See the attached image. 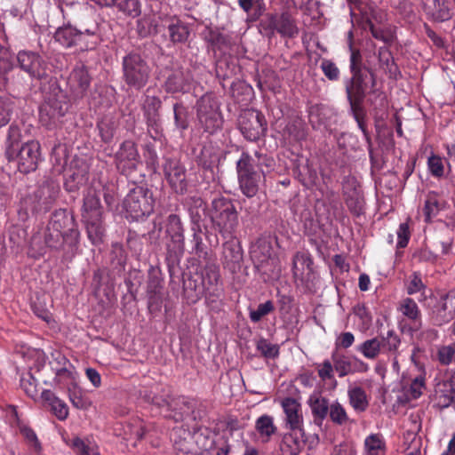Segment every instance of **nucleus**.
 <instances>
[{
  "label": "nucleus",
  "mask_w": 455,
  "mask_h": 455,
  "mask_svg": "<svg viewBox=\"0 0 455 455\" xmlns=\"http://www.w3.org/2000/svg\"><path fill=\"white\" fill-rule=\"evenodd\" d=\"M44 243L51 250L62 251L65 260H71L78 251L80 231L74 216L66 209L56 210L44 233Z\"/></svg>",
  "instance_id": "f257e3e1"
},
{
  "label": "nucleus",
  "mask_w": 455,
  "mask_h": 455,
  "mask_svg": "<svg viewBox=\"0 0 455 455\" xmlns=\"http://www.w3.org/2000/svg\"><path fill=\"white\" fill-rule=\"evenodd\" d=\"M71 104L68 94L55 82L51 92L40 108V122L47 129H52L61 123Z\"/></svg>",
  "instance_id": "f03ea898"
},
{
  "label": "nucleus",
  "mask_w": 455,
  "mask_h": 455,
  "mask_svg": "<svg viewBox=\"0 0 455 455\" xmlns=\"http://www.w3.org/2000/svg\"><path fill=\"white\" fill-rule=\"evenodd\" d=\"M123 80L132 89L140 91L148 83L151 67L145 56L137 51H131L122 60Z\"/></svg>",
  "instance_id": "7ed1b4c3"
},
{
  "label": "nucleus",
  "mask_w": 455,
  "mask_h": 455,
  "mask_svg": "<svg viewBox=\"0 0 455 455\" xmlns=\"http://www.w3.org/2000/svg\"><path fill=\"white\" fill-rule=\"evenodd\" d=\"M209 217L222 236H232L238 226V212L234 202L223 196L212 199Z\"/></svg>",
  "instance_id": "20e7f679"
},
{
  "label": "nucleus",
  "mask_w": 455,
  "mask_h": 455,
  "mask_svg": "<svg viewBox=\"0 0 455 455\" xmlns=\"http://www.w3.org/2000/svg\"><path fill=\"white\" fill-rule=\"evenodd\" d=\"M156 204V197L151 188L147 186H134L124 197L123 206L133 220L149 216Z\"/></svg>",
  "instance_id": "39448f33"
},
{
  "label": "nucleus",
  "mask_w": 455,
  "mask_h": 455,
  "mask_svg": "<svg viewBox=\"0 0 455 455\" xmlns=\"http://www.w3.org/2000/svg\"><path fill=\"white\" fill-rule=\"evenodd\" d=\"M236 173L242 193L249 198L255 196L264 177L262 172L256 169L255 158L248 152H243L236 162Z\"/></svg>",
  "instance_id": "423d86ee"
},
{
  "label": "nucleus",
  "mask_w": 455,
  "mask_h": 455,
  "mask_svg": "<svg viewBox=\"0 0 455 455\" xmlns=\"http://www.w3.org/2000/svg\"><path fill=\"white\" fill-rule=\"evenodd\" d=\"M196 117L199 125L204 132L211 134L220 130L223 117L218 98L211 93L203 95L196 102Z\"/></svg>",
  "instance_id": "0eeeda50"
},
{
  "label": "nucleus",
  "mask_w": 455,
  "mask_h": 455,
  "mask_svg": "<svg viewBox=\"0 0 455 455\" xmlns=\"http://www.w3.org/2000/svg\"><path fill=\"white\" fill-rule=\"evenodd\" d=\"M314 261L307 251H298L292 259V272L295 283L305 293H315L318 289V277L314 271Z\"/></svg>",
  "instance_id": "6e6552de"
},
{
  "label": "nucleus",
  "mask_w": 455,
  "mask_h": 455,
  "mask_svg": "<svg viewBox=\"0 0 455 455\" xmlns=\"http://www.w3.org/2000/svg\"><path fill=\"white\" fill-rule=\"evenodd\" d=\"M259 29L268 39H272L275 33L287 38H294L299 35L296 21L288 12L265 14L259 21Z\"/></svg>",
  "instance_id": "1a4fd4ad"
},
{
  "label": "nucleus",
  "mask_w": 455,
  "mask_h": 455,
  "mask_svg": "<svg viewBox=\"0 0 455 455\" xmlns=\"http://www.w3.org/2000/svg\"><path fill=\"white\" fill-rule=\"evenodd\" d=\"M250 257L254 267L261 275L271 276L275 269H280L278 260L273 254L271 241L267 237H259L251 243Z\"/></svg>",
  "instance_id": "9d476101"
},
{
  "label": "nucleus",
  "mask_w": 455,
  "mask_h": 455,
  "mask_svg": "<svg viewBox=\"0 0 455 455\" xmlns=\"http://www.w3.org/2000/svg\"><path fill=\"white\" fill-rule=\"evenodd\" d=\"M237 125L243 136L250 141H257L267 130L265 116L253 108L241 111L237 118Z\"/></svg>",
  "instance_id": "9b49d317"
},
{
  "label": "nucleus",
  "mask_w": 455,
  "mask_h": 455,
  "mask_svg": "<svg viewBox=\"0 0 455 455\" xmlns=\"http://www.w3.org/2000/svg\"><path fill=\"white\" fill-rule=\"evenodd\" d=\"M17 62L19 68L33 80H45L49 76L48 63L36 52L20 51L17 54Z\"/></svg>",
  "instance_id": "f8f14e48"
},
{
  "label": "nucleus",
  "mask_w": 455,
  "mask_h": 455,
  "mask_svg": "<svg viewBox=\"0 0 455 455\" xmlns=\"http://www.w3.org/2000/svg\"><path fill=\"white\" fill-rule=\"evenodd\" d=\"M41 156L38 141H28L14 151L13 156H6L8 162L16 161L18 170L22 173H29L37 169Z\"/></svg>",
  "instance_id": "ddd939ff"
},
{
  "label": "nucleus",
  "mask_w": 455,
  "mask_h": 455,
  "mask_svg": "<svg viewBox=\"0 0 455 455\" xmlns=\"http://www.w3.org/2000/svg\"><path fill=\"white\" fill-rule=\"evenodd\" d=\"M115 163L121 174L132 177L138 166L141 164L135 142L132 140L124 141L116 153Z\"/></svg>",
  "instance_id": "4468645a"
},
{
  "label": "nucleus",
  "mask_w": 455,
  "mask_h": 455,
  "mask_svg": "<svg viewBox=\"0 0 455 455\" xmlns=\"http://www.w3.org/2000/svg\"><path fill=\"white\" fill-rule=\"evenodd\" d=\"M163 172L169 186L176 194L184 195L188 192L187 170L179 159L165 158Z\"/></svg>",
  "instance_id": "2eb2a0df"
},
{
  "label": "nucleus",
  "mask_w": 455,
  "mask_h": 455,
  "mask_svg": "<svg viewBox=\"0 0 455 455\" xmlns=\"http://www.w3.org/2000/svg\"><path fill=\"white\" fill-rule=\"evenodd\" d=\"M162 100L157 96L146 95L142 103V111L146 119L148 132L154 140L161 136V115Z\"/></svg>",
  "instance_id": "dca6fc26"
},
{
  "label": "nucleus",
  "mask_w": 455,
  "mask_h": 455,
  "mask_svg": "<svg viewBox=\"0 0 455 455\" xmlns=\"http://www.w3.org/2000/svg\"><path fill=\"white\" fill-rule=\"evenodd\" d=\"M349 70L352 77L361 81L368 82V84L371 85V88H374L376 86V70L370 58H367L365 61L363 60L361 51H354L350 56Z\"/></svg>",
  "instance_id": "f3484780"
},
{
  "label": "nucleus",
  "mask_w": 455,
  "mask_h": 455,
  "mask_svg": "<svg viewBox=\"0 0 455 455\" xmlns=\"http://www.w3.org/2000/svg\"><path fill=\"white\" fill-rule=\"evenodd\" d=\"M342 194L349 212L359 217L363 212L364 198L355 177L346 176L343 179Z\"/></svg>",
  "instance_id": "a211bd4d"
},
{
  "label": "nucleus",
  "mask_w": 455,
  "mask_h": 455,
  "mask_svg": "<svg viewBox=\"0 0 455 455\" xmlns=\"http://www.w3.org/2000/svg\"><path fill=\"white\" fill-rule=\"evenodd\" d=\"M163 277L161 268L150 266L148 271L147 298L150 311L159 310L163 302Z\"/></svg>",
  "instance_id": "6ab92c4d"
},
{
  "label": "nucleus",
  "mask_w": 455,
  "mask_h": 455,
  "mask_svg": "<svg viewBox=\"0 0 455 455\" xmlns=\"http://www.w3.org/2000/svg\"><path fill=\"white\" fill-rule=\"evenodd\" d=\"M89 166L86 162L80 158L72 160L70 166L66 170L64 187L67 191H76L88 179Z\"/></svg>",
  "instance_id": "aec40b11"
},
{
  "label": "nucleus",
  "mask_w": 455,
  "mask_h": 455,
  "mask_svg": "<svg viewBox=\"0 0 455 455\" xmlns=\"http://www.w3.org/2000/svg\"><path fill=\"white\" fill-rule=\"evenodd\" d=\"M455 317V289L447 292L434 306L431 319L435 325L442 326Z\"/></svg>",
  "instance_id": "412c9836"
},
{
  "label": "nucleus",
  "mask_w": 455,
  "mask_h": 455,
  "mask_svg": "<svg viewBox=\"0 0 455 455\" xmlns=\"http://www.w3.org/2000/svg\"><path fill=\"white\" fill-rule=\"evenodd\" d=\"M192 76L188 70L175 68L168 72L164 88L168 93H186L191 88Z\"/></svg>",
  "instance_id": "4be33fe9"
},
{
  "label": "nucleus",
  "mask_w": 455,
  "mask_h": 455,
  "mask_svg": "<svg viewBox=\"0 0 455 455\" xmlns=\"http://www.w3.org/2000/svg\"><path fill=\"white\" fill-rule=\"evenodd\" d=\"M183 205L188 211L192 228H201L204 225L210 213L206 202L198 196H187L183 200Z\"/></svg>",
  "instance_id": "5701e85b"
},
{
  "label": "nucleus",
  "mask_w": 455,
  "mask_h": 455,
  "mask_svg": "<svg viewBox=\"0 0 455 455\" xmlns=\"http://www.w3.org/2000/svg\"><path fill=\"white\" fill-rule=\"evenodd\" d=\"M231 239L222 245V264L232 273L241 268L243 259V251L240 242L230 236Z\"/></svg>",
  "instance_id": "b1692460"
},
{
  "label": "nucleus",
  "mask_w": 455,
  "mask_h": 455,
  "mask_svg": "<svg viewBox=\"0 0 455 455\" xmlns=\"http://www.w3.org/2000/svg\"><path fill=\"white\" fill-rule=\"evenodd\" d=\"M183 291L187 299L192 303H196L202 296L208 295L204 277L197 269L195 272L184 274Z\"/></svg>",
  "instance_id": "393cba45"
},
{
  "label": "nucleus",
  "mask_w": 455,
  "mask_h": 455,
  "mask_svg": "<svg viewBox=\"0 0 455 455\" xmlns=\"http://www.w3.org/2000/svg\"><path fill=\"white\" fill-rule=\"evenodd\" d=\"M204 261V266H198L196 269H197L204 277V283L206 286L208 295L219 297L221 293L220 267L211 259Z\"/></svg>",
  "instance_id": "a878e982"
},
{
  "label": "nucleus",
  "mask_w": 455,
  "mask_h": 455,
  "mask_svg": "<svg viewBox=\"0 0 455 455\" xmlns=\"http://www.w3.org/2000/svg\"><path fill=\"white\" fill-rule=\"evenodd\" d=\"M194 409L193 402L181 395H172L167 402L164 411L165 418L173 419L176 422L182 421L186 415H188Z\"/></svg>",
  "instance_id": "bb28decb"
},
{
  "label": "nucleus",
  "mask_w": 455,
  "mask_h": 455,
  "mask_svg": "<svg viewBox=\"0 0 455 455\" xmlns=\"http://www.w3.org/2000/svg\"><path fill=\"white\" fill-rule=\"evenodd\" d=\"M91 76L88 68L80 64L76 66L68 77V85L73 95L76 98H82L91 84Z\"/></svg>",
  "instance_id": "cd10ccee"
},
{
  "label": "nucleus",
  "mask_w": 455,
  "mask_h": 455,
  "mask_svg": "<svg viewBox=\"0 0 455 455\" xmlns=\"http://www.w3.org/2000/svg\"><path fill=\"white\" fill-rule=\"evenodd\" d=\"M306 443L305 433L302 427H290V432L284 434L280 443L283 455H299Z\"/></svg>",
  "instance_id": "c85d7f7f"
},
{
  "label": "nucleus",
  "mask_w": 455,
  "mask_h": 455,
  "mask_svg": "<svg viewBox=\"0 0 455 455\" xmlns=\"http://www.w3.org/2000/svg\"><path fill=\"white\" fill-rule=\"evenodd\" d=\"M294 177L307 188H312L318 182V174L309 159H299L292 170Z\"/></svg>",
  "instance_id": "c756f323"
},
{
  "label": "nucleus",
  "mask_w": 455,
  "mask_h": 455,
  "mask_svg": "<svg viewBox=\"0 0 455 455\" xmlns=\"http://www.w3.org/2000/svg\"><path fill=\"white\" fill-rule=\"evenodd\" d=\"M167 235L170 242L166 244L165 260L168 269H175L184 253V233Z\"/></svg>",
  "instance_id": "7c9ffc66"
},
{
  "label": "nucleus",
  "mask_w": 455,
  "mask_h": 455,
  "mask_svg": "<svg viewBox=\"0 0 455 455\" xmlns=\"http://www.w3.org/2000/svg\"><path fill=\"white\" fill-rule=\"evenodd\" d=\"M331 361L334 365V370L338 372L339 377L340 378L357 371L367 370V366L363 362L355 358V362L353 363L349 357L338 352L332 354Z\"/></svg>",
  "instance_id": "2f4dec72"
},
{
  "label": "nucleus",
  "mask_w": 455,
  "mask_h": 455,
  "mask_svg": "<svg viewBox=\"0 0 455 455\" xmlns=\"http://www.w3.org/2000/svg\"><path fill=\"white\" fill-rule=\"evenodd\" d=\"M103 218L100 194L92 188L87 189L82 206V219Z\"/></svg>",
  "instance_id": "473e14b6"
},
{
  "label": "nucleus",
  "mask_w": 455,
  "mask_h": 455,
  "mask_svg": "<svg viewBox=\"0 0 455 455\" xmlns=\"http://www.w3.org/2000/svg\"><path fill=\"white\" fill-rule=\"evenodd\" d=\"M425 13L435 21L443 22L451 18L446 0H422Z\"/></svg>",
  "instance_id": "72a5a7b5"
},
{
  "label": "nucleus",
  "mask_w": 455,
  "mask_h": 455,
  "mask_svg": "<svg viewBox=\"0 0 455 455\" xmlns=\"http://www.w3.org/2000/svg\"><path fill=\"white\" fill-rule=\"evenodd\" d=\"M368 88V82L361 81L352 76L347 80L345 90L348 104H363Z\"/></svg>",
  "instance_id": "f704fd0d"
},
{
  "label": "nucleus",
  "mask_w": 455,
  "mask_h": 455,
  "mask_svg": "<svg viewBox=\"0 0 455 455\" xmlns=\"http://www.w3.org/2000/svg\"><path fill=\"white\" fill-rule=\"evenodd\" d=\"M59 195V187L53 182H44L35 193L39 210L47 212Z\"/></svg>",
  "instance_id": "c9c22d12"
},
{
  "label": "nucleus",
  "mask_w": 455,
  "mask_h": 455,
  "mask_svg": "<svg viewBox=\"0 0 455 455\" xmlns=\"http://www.w3.org/2000/svg\"><path fill=\"white\" fill-rule=\"evenodd\" d=\"M82 222L92 244H101L104 242L106 233L103 218L82 219Z\"/></svg>",
  "instance_id": "e433bc0d"
},
{
  "label": "nucleus",
  "mask_w": 455,
  "mask_h": 455,
  "mask_svg": "<svg viewBox=\"0 0 455 455\" xmlns=\"http://www.w3.org/2000/svg\"><path fill=\"white\" fill-rule=\"evenodd\" d=\"M174 449L182 454H194L196 451L194 449L193 434L188 429L178 428L172 433Z\"/></svg>",
  "instance_id": "4c0bfd02"
},
{
  "label": "nucleus",
  "mask_w": 455,
  "mask_h": 455,
  "mask_svg": "<svg viewBox=\"0 0 455 455\" xmlns=\"http://www.w3.org/2000/svg\"><path fill=\"white\" fill-rule=\"evenodd\" d=\"M399 310L401 313L406 316L409 320L412 322L411 325L409 328L411 334L418 331L421 326L422 322L420 319V311L417 303L411 298H405L400 302Z\"/></svg>",
  "instance_id": "58836bf2"
},
{
  "label": "nucleus",
  "mask_w": 455,
  "mask_h": 455,
  "mask_svg": "<svg viewBox=\"0 0 455 455\" xmlns=\"http://www.w3.org/2000/svg\"><path fill=\"white\" fill-rule=\"evenodd\" d=\"M282 407L286 415V423L289 427H301L302 415L299 413L300 404L291 397L282 401Z\"/></svg>",
  "instance_id": "ea45409f"
},
{
  "label": "nucleus",
  "mask_w": 455,
  "mask_h": 455,
  "mask_svg": "<svg viewBox=\"0 0 455 455\" xmlns=\"http://www.w3.org/2000/svg\"><path fill=\"white\" fill-rule=\"evenodd\" d=\"M308 404L314 416V422L321 427L329 413L330 405L328 400L319 395H312L309 397Z\"/></svg>",
  "instance_id": "a19ab883"
},
{
  "label": "nucleus",
  "mask_w": 455,
  "mask_h": 455,
  "mask_svg": "<svg viewBox=\"0 0 455 455\" xmlns=\"http://www.w3.org/2000/svg\"><path fill=\"white\" fill-rule=\"evenodd\" d=\"M349 108L354 119L357 123L358 127L360 128L364 136V139L368 146L370 157L372 158V141L366 127V110L363 107V104H350Z\"/></svg>",
  "instance_id": "79ce46f5"
},
{
  "label": "nucleus",
  "mask_w": 455,
  "mask_h": 455,
  "mask_svg": "<svg viewBox=\"0 0 455 455\" xmlns=\"http://www.w3.org/2000/svg\"><path fill=\"white\" fill-rule=\"evenodd\" d=\"M41 397L50 406L52 413L60 420L67 419L68 408L67 404L57 397L51 390H44Z\"/></svg>",
  "instance_id": "37998d69"
},
{
  "label": "nucleus",
  "mask_w": 455,
  "mask_h": 455,
  "mask_svg": "<svg viewBox=\"0 0 455 455\" xmlns=\"http://www.w3.org/2000/svg\"><path fill=\"white\" fill-rule=\"evenodd\" d=\"M193 235L190 241L192 248L190 253L195 254L198 259L208 260L211 253L208 246L204 243V233L201 228H192Z\"/></svg>",
  "instance_id": "c03bdc74"
},
{
  "label": "nucleus",
  "mask_w": 455,
  "mask_h": 455,
  "mask_svg": "<svg viewBox=\"0 0 455 455\" xmlns=\"http://www.w3.org/2000/svg\"><path fill=\"white\" fill-rule=\"evenodd\" d=\"M213 434L208 427H199L193 433V440L200 451L211 450L214 443Z\"/></svg>",
  "instance_id": "a18cd8bd"
},
{
  "label": "nucleus",
  "mask_w": 455,
  "mask_h": 455,
  "mask_svg": "<svg viewBox=\"0 0 455 455\" xmlns=\"http://www.w3.org/2000/svg\"><path fill=\"white\" fill-rule=\"evenodd\" d=\"M442 208L438 195L435 192L428 193L423 208L425 221L430 222L433 218L437 216Z\"/></svg>",
  "instance_id": "49530a36"
},
{
  "label": "nucleus",
  "mask_w": 455,
  "mask_h": 455,
  "mask_svg": "<svg viewBox=\"0 0 455 455\" xmlns=\"http://www.w3.org/2000/svg\"><path fill=\"white\" fill-rule=\"evenodd\" d=\"M21 140V131L17 124H12L10 125L7 132L5 142V157L10 156H13L14 151L19 149Z\"/></svg>",
  "instance_id": "de8ad7c7"
},
{
  "label": "nucleus",
  "mask_w": 455,
  "mask_h": 455,
  "mask_svg": "<svg viewBox=\"0 0 455 455\" xmlns=\"http://www.w3.org/2000/svg\"><path fill=\"white\" fill-rule=\"evenodd\" d=\"M171 391L165 388H161L159 391H148L143 395V399L159 408L162 412L166 407L167 402L171 396Z\"/></svg>",
  "instance_id": "09e8293b"
},
{
  "label": "nucleus",
  "mask_w": 455,
  "mask_h": 455,
  "mask_svg": "<svg viewBox=\"0 0 455 455\" xmlns=\"http://www.w3.org/2000/svg\"><path fill=\"white\" fill-rule=\"evenodd\" d=\"M239 6L250 14L252 20H259L266 10L263 0H238Z\"/></svg>",
  "instance_id": "8fccbe9b"
},
{
  "label": "nucleus",
  "mask_w": 455,
  "mask_h": 455,
  "mask_svg": "<svg viewBox=\"0 0 455 455\" xmlns=\"http://www.w3.org/2000/svg\"><path fill=\"white\" fill-rule=\"evenodd\" d=\"M219 162L217 150L212 145H204L198 156V164L204 169H212Z\"/></svg>",
  "instance_id": "3c124183"
},
{
  "label": "nucleus",
  "mask_w": 455,
  "mask_h": 455,
  "mask_svg": "<svg viewBox=\"0 0 455 455\" xmlns=\"http://www.w3.org/2000/svg\"><path fill=\"white\" fill-rule=\"evenodd\" d=\"M357 349L368 359L377 358L382 350L379 336L363 341Z\"/></svg>",
  "instance_id": "603ef678"
},
{
  "label": "nucleus",
  "mask_w": 455,
  "mask_h": 455,
  "mask_svg": "<svg viewBox=\"0 0 455 455\" xmlns=\"http://www.w3.org/2000/svg\"><path fill=\"white\" fill-rule=\"evenodd\" d=\"M77 35V28L72 26H66L59 28L55 34L54 38L63 46L69 48L73 47L75 44V38Z\"/></svg>",
  "instance_id": "864d4df0"
},
{
  "label": "nucleus",
  "mask_w": 455,
  "mask_h": 455,
  "mask_svg": "<svg viewBox=\"0 0 455 455\" xmlns=\"http://www.w3.org/2000/svg\"><path fill=\"white\" fill-rule=\"evenodd\" d=\"M168 31L170 38L174 44L186 42L189 36V29L188 26L180 20L172 22L168 26Z\"/></svg>",
  "instance_id": "5fc2aeb1"
},
{
  "label": "nucleus",
  "mask_w": 455,
  "mask_h": 455,
  "mask_svg": "<svg viewBox=\"0 0 455 455\" xmlns=\"http://www.w3.org/2000/svg\"><path fill=\"white\" fill-rule=\"evenodd\" d=\"M109 264L114 270L122 271L126 264V254L120 244H113L109 253Z\"/></svg>",
  "instance_id": "6e6d98bb"
},
{
  "label": "nucleus",
  "mask_w": 455,
  "mask_h": 455,
  "mask_svg": "<svg viewBox=\"0 0 455 455\" xmlns=\"http://www.w3.org/2000/svg\"><path fill=\"white\" fill-rule=\"evenodd\" d=\"M14 108L15 101L13 98L11 96L0 97V128L10 122Z\"/></svg>",
  "instance_id": "4d7b16f0"
},
{
  "label": "nucleus",
  "mask_w": 455,
  "mask_h": 455,
  "mask_svg": "<svg viewBox=\"0 0 455 455\" xmlns=\"http://www.w3.org/2000/svg\"><path fill=\"white\" fill-rule=\"evenodd\" d=\"M124 14L137 17L140 14V3L139 0H114L113 5Z\"/></svg>",
  "instance_id": "13d9d810"
},
{
  "label": "nucleus",
  "mask_w": 455,
  "mask_h": 455,
  "mask_svg": "<svg viewBox=\"0 0 455 455\" xmlns=\"http://www.w3.org/2000/svg\"><path fill=\"white\" fill-rule=\"evenodd\" d=\"M349 402L352 407L359 411H364L368 406L366 394L362 387H354L348 392Z\"/></svg>",
  "instance_id": "bf43d9fd"
},
{
  "label": "nucleus",
  "mask_w": 455,
  "mask_h": 455,
  "mask_svg": "<svg viewBox=\"0 0 455 455\" xmlns=\"http://www.w3.org/2000/svg\"><path fill=\"white\" fill-rule=\"evenodd\" d=\"M148 240L145 235H139L135 231H129L127 236L128 248L137 256H140L145 248V243Z\"/></svg>",
  "instance_id": "052dcab7"
},
{
  "label": "nucleus",
  "mask_w": 455,
  "mask_h": 455,
  "mask_svg": "<svg viewBox=\"0 0 455 455\" xmlns=\"http://www.w3.org/2000/svg\"><path fill=\"white\" fill-rule=\"evenodd\" d=\"M383 351L396 354L401 344L399 336L394 331H388L386 336H379Z\"/></svg>",
  "instance_id": "680f3d73"
},
{
  "label": "nucleus",
  "mask_w": 455,
  "mask_h": 455,
  "mask_svg": "<svg viewBox=\"0 0 455 455\" xmlns=\"http://www.w3.org/2000/svg\"><path fill=\"white\" fill-rule=\"evenodd\" d=\"M255 428L261 436H266L267 439L275 434L276 430L273 418L268 415L259 417L256 420Z\"/></svg>",
  "instance_id": "e2e57ef3"
},
{
  "label": "nucleus",
  "mask_w": 455,
  "mask_h": 455,
  "mask_svg": "<svg viewBox=\"0 0 455 455\" xmlns=\"http://www.w3.org/2000/svg\"><path fill=\"white\" fill-rule=\"evenodd\" d=\"M175 125L178 129L186 130L188 127V111L182 103L177 102L173 105Z\"/></svg>",
  "instance_id": "0e129e2a"
},
{
  "label": "nucleus",
  "mask_w": 455,
  "mask_h": 455,
  "mask_svg": "<svg viewBox=\"0 0 455 455\" xmlns=\"http://www.w3.org/2000/svg\"><path fill=\"white\" fill-rule=\"evenodd\" d=\"M362 19H363V25H362L363 28V29L369 28V30L371 33V36L375 39L383 41L385 43H388L391 41V39H392L391 35L379 28H376L374 26V24L372 23V21L371 20V19L367 15L363 14Z\"/></svg>",
  "instance_id": "69168bd1"
},
{
  "label": "nucleus",
  "mask_w": 455,
  "mask_h": 455,
  "mask_svg": "<svg viewBox=\"0 0 455 455\" xmlns=\"http://www.w3.org/2000/svg\"><path fill=\"white\" fill-rule=\"evenodd\" d=\"M252 157L255 158L256 169L258 171L262 172V175L265 178L266 172H270L275 168V160L265 154H260L258 151H255L254 156Z\"/></svg>",
  "instance_id": "338daca9"
},
{
  "label": "nucleus",
  "mask_w": 455,
  "mask_h": 455,
  "mask_svg": "<svg viewBox=\"0 0 455 455\" xmlns=\"http://www.w3.org/2000/svg\"><path fill=\"white\" fill-rule=\"evenodd\" d=\"M378 58L380 68H382L386 72H388L390 76H395L396 74L397 66L395 64L394 58L388 51L379 49Z\"/></svg>",
  "instance_id": "774afa93"
}]
</instances>
